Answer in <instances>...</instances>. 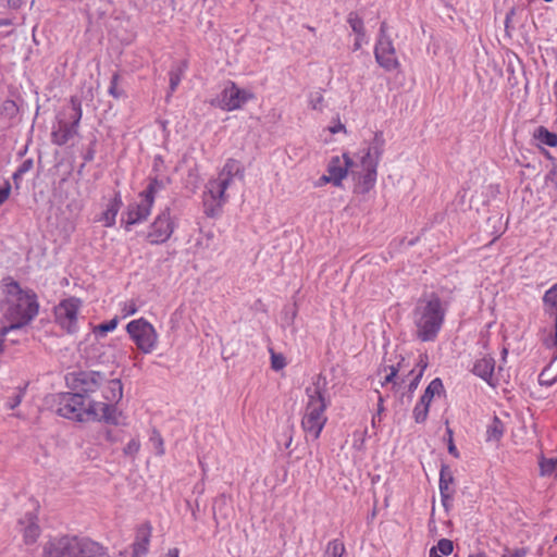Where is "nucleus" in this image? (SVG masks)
<instances>
[{"label":"nucleus","instance_id":"nucleus-1","mask_svg":"<svg viewBox=\"0 0 557 557\" xmlns=\"http://www.w3.org/2000/svg\"><path fill=\"white\" fill-rule=\"evenodd\" d=\"M4 318L10 324L0 329L1 336L27 325L38 314L39 309L36 294L22 289L15 281L4 284Z\"/></svg>","mask_w":557,"mask_h":557},{"label":"nucleus","instance_id":"nucleus-2","mask_svg":"<svg viewBox=\"0 0 557 557\" xmlns=\"http://www.w3.org/2000/svg\"><path fill=\"white\" fill-rule=\"evenodd\" d=\"M57 413L75 421L98 420L117 424L121 412L111 405L99 404L92 398L87 404L79 393H63L58 396Z\"/></svg>","mask_w":557,"mask_h":557},{"label":"nucleus","instance_id":"nucleus-3","mask_svg":"<svg viewBox=\"0 0 557 557\" xmlns=\"http://www.w3.org/2000/svg\"><path fill=\"white\" fill-rule=\"evenodd\" d=\"M446 306L435 293L423 295L413 310L417 337L422 342H433L444 323Z\"/></svg>","mask_w":557,"mask_h":557},{"label":"nucleus","instance_id":"nucleus-4","mask_svg":"<svg viewBox=\"0 0 557 557\" xmlns=\"http://www.w3.org/2000/svg\"><path fill=\"white\" fill-rule=\"evenodd\" d=\"M244 166L235 159H228L221 170L219 177L210 180L203 194V208L207 216L214 218L221 212L226 201L225 190L231 185L233 177L244 180Z\"/></svg>","mask_w":557,"mask_h":557},{"label":"nucleus","instance_id":"nucleus-5","mask_svg":"<svg viewBox=\"0 0 557 557\" xmlns=\"http://www.w3.org/2000/svg\"><path fill=\"white\" fill-rule=\"evenodd\" d=\"M101 546L75 535H61L48 540L42 546V557H101Z\"/></svg>","mask_w":557,"mask_h":557},{"label":"nucleus","instance_id":"nucleus-6","mask_svg":"<svg viewBox=\"0 0 557 557\" xmlns=\"http://www.w3.org/2000/svg\"><path fill=\"white\" fill-rule=\"evenodd\" d=\"M319 382L320 379L313 384V386L306 388L308 403L306 405L305 414L301 419V426L304 431L312 435L314 440L319 438L321 431L327 421L325 416L327 404Z\"/></svg>","mask_w":557,"mask_h":557},{"label":"nucleus","instance_id":"nucleus-7","mask_svg":"<svg viewBox=\"0 0 557 557\" xmlns=\"http://www.w3.org/2000/svg\"><path fill=\"white\" fill-rule=\"evenodd\" d=\"M126 330L140 351L149 354L153 350L158 341V335L152 324L140 318L138 320L131 321L127 324Z\"/></svg>","mask_w":557,"mask_h":557},{"label":"nucleus","instance_id":"nucleus-8","mask_svg":"<svg viewBox=\"0 0 557 557\" xmlns=\"http://www.w3.org/2000/svg\"><path fill=\"white\" fill-rule=\"evenodd\" d=\"M104 383V374L98 371H81L72 375L71 386L76 393L83 394V399H98V392Z\"/></svg>","mask_w":557,"mask_h":557},{"label":"nucleus","instance_id":"nucleus-9","mask_svg":"<svg viewBox=\"0 0 557 557\" xmlns=\"http://www.w3.org/2000/svg\"><path fill=\"white\" fill-rule=\"evenodd\" d=\"M386 22L381 23L380 38L376 42L374 54L377 63L386 71H393L399 63L392 40L386 36Z\"/></svg>","mask_w":557,"mask_h":557},{"label":"nucleus","instance_id":"nucleus-10","mask_svg":"<svg viewBox=\"0 0 557 557\" xmlns=\"http://www.w3.org/2000/svg\"><path fill=\"white\" fill-rule=\"evenodd\" d=\"M79 308L81 300L75 297L64 299L55 307V319L69 333L76 331Z\"/></svg>","mask_w":557,"mask_h":557},{"label":"nucleus","instance_id":"nucleus-11","mask_svg":"<svg viewBox=\"0 0 557 557\" xmlns=\"http://www.w3.org/2000/svg\"><path fill=\"white\" fill-rule=\"evenodd\" d=\"M174 231V224L170 215V209L163 210L150 226L147 238L151 244L166 242Z\"/></svg>","mask_w":557,"mask_h":557},{"label":"nucleus","instance_id":"nucleus-12","mask_svg":"<svg viewBox=\"0 0 557 557\" xmlns=\"http://www.w3.org/2000/svg\"><path fill=\"white\" fill-rule=\"evenodd\" d=\"M360 170L351 169V175L356 181L355 193L368 194L375 185L377 177V166L371 163H360Z\"/></svg>","mask_w":557,"mask_h":557},{"label":"nucleus","instance_id":"nucleus-13","mask_svg":"<svg viewBox=\"0 0 557 557\" xmlns=\"http://www.w3.org/2000/svg\"><path fill=\"white\" fill-rule=\"evenodd\" d=\"M253 95L245 89L238 88L234 83L222 91L221 108L226 111L239 109L251 99Z\"/></svg>","mask_w":557,"mask_h":557},{"label":"nucleus","instance_id":"nucleus-14","mask_svg":"<svg viewBox=\"0 0 557 557\" xmlns=\"http://www.w3.org/2000/svg\"><path fill=\"white\" fill-rule=\"evenodd\" d=\"M354 166L358 165L347 153H344L342 157L335 156L331 158L326 172L333 177V185L339 187L348 171H351Z\"/></svg>","mask_w":557,"mask_h":557},{"label":"nucleus","instance_id":"nucleus-15","mask_svg":"<svg viewBox=\"0 0 557 557\" xmlns=\"http://www.w3.org/2000/svg\"><path fill=\"white\" fill-rule=\"evenodd\" d=\"M123 397V385L120 379H108L104 376V383L98 392L99 404L111 405L116 408V404Z\"/></svg>","mask_w":557,"mask_h":557},{"label":"nucleus","instance_id":"nucleus-16","mask_svg":"<svg viewBox=\"0 0 557 557\" xmlns=\"http://www.w3.org/2000/svg\"><path fill=\"white\" fill-rule=\"evenodd\" d=\"M385 148V138L382 131L374 133L373 139L369 143L368 148L364 150L360 158V163H371L379 165Z\"/></svg>","mask_w":557,"mask_h":557},{"label":"nucleus","instance_id":"nucleus-17","mask_svg":"<svg viewBox=\"0 0 557 557\" xmlns=\"http://www.w3.org/2000/svg\"><path fill=\"white\" fill-rule=\"evenodd\" d=\"M152 202L143 198L140 202L131 203L126 212V228L129 225L139 223L148 218L151 211Z\"/></svg>","mask_w":557,"mask_h":557},{"label":"nucleus","instance_id":"nucleus-18","mask_svg":"<svg viewBox=\"0 0 557 557\" xmlns=\"http://www.w3.org/2000/svg\"><path fill=\"white\" fill-rule=\"evenodd\" d=\"M18 523L22 527L21 532L23 533L24 543L27 545L34 544L41 532L37 518L33 513H27Z\"/></svg>","mask_w":557,"mask_h":557},{"label":"nucleus","instance_id":"nucleus-19","mask_svg":"<svg viewBox=\"0 0 557 557\" xmlns=\"http://www.w3.org/2000/svg\"><path fill=\"white\" fill-rule=\"evenodd\" d=\"M152 528L149 523H144L138 527L136 532V540L133 544V554L135 557L146 555L150 543Z\"/></svg>","mask_w":557,"mask_h":557},{"label":"nucleus","instance_id":"nucleus-20","mask_svg":"<svg viewBox=\"0 0 557 557\" xmlns=\"http://www.w3.org/2000/svg\"><path fill=\"white\" fill-rule=\"evenodd\" d=\"M454 482L453 473L447 465H442L440 472V493L443 506L447 509L448 503L451 499L454 491L450 485Z\"/></svg>","mask_w":557,"mask_h":557},{"label":"nucleus","instance_id":"nucleus-21","mask_svg":"<svg viewBox=\"0 0 557 557\" xmlns=\"http://www.w3.org/2000/svg\"><path fill=\"white\" fill-rule=\"evenodd\" d=\"M75 135H77V128L70 123L60 121L58 128L51 133L52 143L58 146L65 145Z\"/></svg>","mask_w":557,"mask_h":557},{"label":"nucleus","instance_id":"nucleus-22","mask_svg":"<svg viewBox=\"0 0 557 557\" xmlns=\"http://www.w3.org/2000/svg\"><path fill=\"white\" fill-rule=\"evenodd\" d=\"M495 361L492 357H483L476 360L473 366V373L484 381L491 383V379L494 372Z\"/></svg>","mask_w":557,"mask_h":557},{"label":"nucleus","instance_id":"nucleus-23","mask_svg":"<svg viewBox=\"0 0 557 557\" xmlns=\"http://www.w3.org/2000/svg\"><path fill=\"white\" fill-rule=\"evenodd\" d=\"M170 183V178L169 177H165V178H151L147 188L140 194V196L143 198H146L147 200H149V202H152L154 201V197L156 195L164 189L166 187V185Z\"/></svg>","mask_w":557,"mask_h":557},{"label":"nucleus","instance_id":"nucleus-24","mask_svg":"<svg viewBox=\"0 0 557 557\" xmlns=\"http://www.w3.org/2000/svg\"><path fill=\"white\" fill-rule=\"evenodd\" d=\"M122 206V199L120 193H116L114 198L108 205L107 210L102 214V220L107 227L112 226L115 223V216Z\"/></svg>","mask_w":557,"mask_h":557},{"label":"nucleus","instance_id":"nucleus-25","mask_svg":"<svg viewBox=\"0 0 557 557\" xmlns=\"http://www.w3.org/2000/svg\"><path fill=\"white\" fill-rule=\"evenodd\" d=\"M444 389L441 379H434L425 388L424 394L421 396L420 401L425 403L430 406L433 397L440 394Z\"/></svg>","mask_w":557,"mask_h":557},{"label":"nucleus","instance_id":"nucleus-26","mask_svg":"<svg viewBox=\"0 0 557 557\" xmlns=\"http://www.w3.org/2000/svg\"><path fill=\"white\" fill-rule=\"evenodd\" d=\"M504 423L498 417H494L492 423L487 426L486 438L487 441H499L504 434Z\"/></svg>","mask_w":557,"mask_h":557},{"label":"nucleus","instance_id":"nucleus-27","mask_svg":"<svg viewBox=\"0 0 557 557\" xmlns=\"http://www.w3.org/2000/svg\"><path fill=\"white\" fill-rule=\"evenodd\" d=\"M534 137L542 144L547 145L549 147L557 146V134L549 132L544 126H540L535 133Z\"/></svg>","mask_w":557,"mask_h":557},{"label":"nucleus","instance_id":"nucleus-28","mask_svg":"<svg viewBox=\"0 0 557 557\" xmlns=\"http://www.w3.org/2000/svg\"><path fill=\"white\" fill-rule=\"evenodd\" d=\"M187 63L186 61L182 62V65H180L177 69H173L170 72V94L168 95V98L172 95V92L175 91L176 87L181 83L182 75L184 70L186 69Z\"/></svg>","mask_w":557,"mask_h":557},{"label":"nucleus","instance_id":"nucleus-29","mask_svg":"<svg viewBox=\"0 0 557 557\" xmlns=\"http://www.w3.org/2000/svg\"><path fill=\"white\" fill-rule=\"evenodd\" d=\"M541 475H550L553 473L557 476V458L542 459L540 461Z\"/></svg>","mask_w":557,"mask_h":557},{"label":"nucleus","instance_id":"nucleus-30","mask_svg":"<svg viewBox=\"0 0 557 557\" xmlns=\"http://www.w3.org/2000/svg\"><path fill=\"white\" fill-rule=\"evenodd\" d=\"M347 21L357 36H364L363 21L357 13L350 12Z\"/></svg>","mask_w":557,"mask_h":557},{"label":"nucleus","instance_id":"nucleus-31","mask_svg":"<svg viewBox=\"0 0 557 557\" xmlns=\"http://www.w3.org/2000/svg\"><path fill=\"white\" fill-rule=\"evenodd\" d=\"M429 405L422 401H419L413 408V418L417 423H422L426 420L429 413Z\"/></svg>","mask_w":557,"mask_h":557},{"label":"nucleus","instance_id":"nucleus-32","mask_svg":"<svg viewBox=\"0 0 557 557\" xmlns=\"http://www.w3.org/2000/svg\"><path fill=\"white\" fill-rule=\"evenodd\" d=\"M344 552H345L344 544L338 540H334V541L330 542L327 545L326 556L327 557H342Z\"/></svg>","mask_w":557,"mask_h":557},{"label":"nucleus","instance_id":"nucleus-33","mask_svg":"<svg viewBox=\"0 0 557 557\" xmlns=\"http://www.w3.org/2000/svg\"><path fill=\"white\" fill-rule=\"evenodd\" d=\"M71 106L74 111V114L72 116V125L78 128L79 121L82 119V108H81V101L76 97L71 98Z\"/></svg>","mask_w":557,"mask_h":557},{"label":"nucleus","instance_id":"nucleus-34","mask_svg":"<svg viewBox=\"0 0 557 557\" xmlns=\"http://www.w3.org/2000/svg\"><path fill=\"white\" fill-rule=\"evenodd\" d=\"M324 98L321 91H313L309 95V106L313 110L322 111Z\"/></svg>","mask_w":557,"mask_h":557},{"label":"nucleus","instance_id":"nucleus-35","mask_svg":"<svg viewBox=\"0 0 557 557\" xmlns=\"http://www.w3.org/2000/svg\"><path fill=\"white\" fill-rule=\"evenodd\" d=\"M286 366L285 358L282 354H275L271 349V367L273 370H282Z\"/></svg>","mask_w":557,"mask_h":557},{"label":"nucleus","instance_id":"nucleus-36","mask_svg":"<svg viewBox=\"0 0 557 557\" xmlns=\"http://www.w3.org/2000/svg\"><path fill=\"white\" fill-rule=\"evenodd\" d=\"M228 502H230V498L225 494H222L221 496H219L215 499L214 505H213L214 516H216L219 512V513L223 515L224 518H226V515L222 512V508L226 507L228 505Z\"/></svg>","mask_w":557,"mask_h":557},{"label":"nucleus","instance_id":"nucleus-37","mask_svg":"<svg viewBox=\"0 0 557 557\" xmlns=\"http://www.w3.org/2000/svg\"><path fill=\"white\" fill-rule=\"evenodd\" d=\"M140 443L138 440H131L128 444L124 447L123 453L125 456L135 457L139 451Z\"/></svg>","mask_w":557,"mask_h":557},{"label":"nucleus","instance_id":"nucleus-38","mask_svg":"<svg viewBox=\"0 0 557 557\" xmlns=\"http://www.w3.org/2000/svg\"><path fill=\"white\" fill-rule=\"evenodd\" d=\"M435 548L436 552L440 550L443 555H449L454 549V544L448 539H442L438 541L437 546Z\"/></svg>","mask_w":557,"mask_h":557},{"label":"nucleus","instance_id":"nucleus-39","mask_svg":"<svg viewBox=\"0 0 557 557\" xmlns=\"http://www.w3.org/2000/svg\"><path fill=\"white\" fill-rule=\"evenodd\" d=\"M120 79V75L117 73H114L111 78L110 87H109V94L112 95L114 98H119L122 95V91L117 89V83Z\"/></svg>","mask_w":557,"mask_h":557},{"label":"nucleus","instance_id":"nucleus-40","mask_svg":"<svg viewBox=\"0 0 557 557\" xmlns=\"http://www.w3.org/2000/svg\"><path fill=\"white\" fill-rule=\"evenodd\" d=\"M116 325H117V318H114V319L110 320L109 322L98 325L96 327V331L101 334H104L107 332L115 330Z\"/></svg>","mask_w":557,"mask_h":557},{"label":"nucleus","instance_id":"nucleus-41","mask_svg":"<svg viewBox=\"0 0 557 557\" xmlns=\"http://www.w3.org/2000/svg\"><path fill=\"white\" fill-rule=\"evenodd\" d=\"M549 368H550V364L547 368H545L542 371V373L540 374V382H541V384H544V385H547V386L553 385L557 381V375L552 377V379L549 377V375H548Z\"/></svg>","mask_w":557,"mask_h":557},{"label":"nucleus","instance_id":"nucleus-42","mask_svg":"<svg viewBox=\"0 0 557 557\" xmlns=\"http://www.w3.org/2000/svg\"><path fill=\"white\" fill-rule=\"evenodd\" d=\"M420 366H421V369L419 371V373L413 377V380L409 383V392H413L418 385H419V382H420V379L422 377L423 375V371L424 369L426 368V363L423 362L422 360L420 361Z\"/></svg>","mask_w":557,"mask_h":557},{"label":"nucleus","instance_id":"nucleus-43","mask_svg":"<svg viewBox=\"0 0 557 557\" xmlns=\"http://www.w3.org/2000/svg\"><path fill=\"white\" fill-rule=\"evenodd\" d=\"M34 166L33 159H26L16 170V176H23L25 173L29 172Z\"/></svg>","mask_w":557,"mask_h":557},{"label":"nucleus","instance_id":"nucleus-44","mask_svg":"<svg viewBox=\"0 0 557 557\" xmlns=\"http://www.w3.org/2000/svg\"><path fill=\"white\" fill-rule=\"evenodd\" d=\"M11 193V184L4 181L3 186L0 187V206L7 201Z\"/></svg>","mask_w":557,"mask_h":557},{"label":"nucleus","instance_id":"nucleus-45","mask_svg":"<svg viewBox=\"0 0 557 557\" xmlns=\"http://www.w3.org/2000/svg\"><path fill=\"white\" fill-rule=\"evenodd\" d=\"M23 396L24 392L20 389L12 398H10V401L8 403L9 408H16L22 403Z\"/></svg>","mask_w":557,"mask_h":557},{"label":"nucleus","instance_id":"nucleus-46","mask_svg":"<svg viewBox=\"0 0 557 557\" xmlns=\"http://www.w3.org/2000/svg\"><path fill=\"white\" fill-rule=\"evenodd\" d=\"M136 312H137V307L134 301L126 302L122 309V313H123L124 318L135 314Z\"/></svg>","mask_w":557,"mask_h":557},{"label":"nucleus","instance_id":"nucleus-47","mask_svg":"<svg viewBox=\"0 0 557 557\" xmlns=\"http://www.w3.org/2000/svg\"><path fill=\"white\" fill-rule=\"evenodd\" d=\"M388 369H389V373L386 374V376L382 381V383H381L382 385H385L387 383H392L394 381V377L396 376V374L398 372V369L395 368L394 366L388 367Z\"/></svg>","mask_w":557,"mask_h":557},{"label":"nucleus","instance_id":"nucleus-48","mask_svg":"<svg viewBox=\"0 0 557 557\" xmlns=\"http://www.w3.org/2000/svg\"><path fill=\"white\" fill-rule=\"evenodd\" d=\"M447 433H448V436H449V440H448V451L453 456L458 457V451H457V448H456V446L454 444V441H453V431L450 429H447Z\"/></svg>","mask_w":557,"mask_h":557},{"label":"nucleus","instance_id":"nucleus-49","mask_svg":"<svg viewBox=\"0 0 557 557\" xmlns=\"http://www.w3.org/2000/svg\"><path fill=\"white\" fill-rule=\"evenodd\" d=\"M528 550L525 548H518L513 552H509L507 549V554H505L503 557H525Z\"/></svg>","mask_w":557,"mask_h":557},{"label":"nucleus","instance_id":"nucleus-50","mask_svg":"<svg viewBox=\"0 0 557 557\" xmlns=\"http://www.w3.org/2000/svg\"><path fill=\"white\" fill-rule=\"evenodd\" d=\"M3 109H4L5 111L11 112L12 114H14V113L16 112V110H17V109H16V106H15V103H14V101H11V100H8V101H5V102L3 103Z\"/></svg>","mask_w":557,"mask_h":557},{"label":"nucleus","instance_id":"nucleus-51","mask_svg":"<svg viewBox=\"0 0 557 557\" xmlns=\"http://www.w3.org/2000/svg\"><path fill=\"white\" fill-rule=\"evenodd\" d=\"M156 441H157L158 455H163L164 454L163 441L159 434L157 435Z\"/></svg>","mask_w":557,"mask_h":557},{"label":"nucleus","instance_id":"nucleus-52","mask_svg":"<svg viewBox=\"0 0 557 557\" xmlns=\"http://www.w3.org/2000/svg\"><path fill=\"white\" fill-rule=\"evenodd\" d=\"M23 4V0H8V5L12 9H18Z\"/></svg>","mask_w":557,"mask_h":557},{"label":"nucleus","instance_id":"nucleus-53","mask_svg":"<svg viewBox=\"0 0 557 557\" xmlns=\"http://www.w3.org/2000/svg\"><path fill=\"white\" fill-rule=\"evenodd\" d=\"M100 436L104 437L107 441L114 442L115 438L112 436L111 430H104L101 432Z\"/></svg>","mask_w":557,"mask_h":557},{"label":"nucleus","instance_id":"nucleus-54","mask_svg":"<svg viewBox=\"0 0 557 557\" xmlns=\"http://www.w3.org/2000/svg\"><path fill=\"white\" fill-rule=\"evenodd\" d=\"M341 131H346V127L344 124L342 123H338L337 125L333 126V127H330V132L335 134V133H338Z\"/></svg>","mask_w":557,"mask_h":557},{"label":"nucleus","instance_id":"nucleus-55","mask_svg":"<svg viewBox=\"0 0 557 557\" xmlns=\"http://www.w3.org/2000/svg\"><path fill=\"white\" fill-rule=\"evenodd\" d=\"M320 183L321 184H327V183L333 184V177H331L330 174L327 173L320 177Z\"/></svg>","mask_w":557,"mask_h":557},{"label":"nucleus","instance_id":"nucleus-56","mask_svg":"<svg viewBox=\"0 0 557 557\" xmlns=\"http://www.w3.org/2000/svg\"><path fill=\"white\" fill-rule=\"evenodd\" d=\"M85 161H91L94 159V150L92 149H89L85 157H84Z\"/></svg>","mask_w":557,"mask_h":557},{"label":"nucleus","instance_id":"nucleus-57","mask_svg":"<svg viewBox=\"0 0 557 557\" xmlns=\"http://www.w3.org/2000/svg\"><path fill=\"white\" fill-rule=\"evenodd\" d=\"M364 36H357L356 42H355V50L359 49L361 47V40Z\"/></svg>","mask_w":557,"mask_h":557},{"label":"nucleus","instance_id":"nucleus-58","mask_svg":"<svg viewBox=\"0 0 557 557\" xmlns=\"http://www.w3.org/2000/svg\"><path fill=\"white\" fill-rule=\"evenodd\" d=\"M22 176H16V171L14 172L12 178H13V182L15 184L16 187H18V182L21 180Z\"/></svg>","mask_w":557,"mask_h":557},{"label":"nucleus","instance_id":"nucleus-59","mask_svg":"<svg viewBox=\"0 0 557 557\" xmlns=\"http://www.w3.org/2000/svg\"><path fill=\"white\" fill-rule=\"evenodd\" d=\"M169 556L170 557H178V550L176 548L170 549Z\"/></svg>","mask_w":557,"mask_h":557},{"label":"nucleus","instance_id":"nucleus-60","mask_svg":"<svg viewBox=\"0 0 557 557\" xmlns=\"http://www.w3.org/2000/svg\"><path fill=\"white\" fill-rule=\"evenodd\" d=\"M513 13H515V10L511 9L510 12L507 14V16H506V27H508V23L510 21L511 15H513Z\"/></svg>","mask_w":557,"mask_h":557},{"label":"nucleus","instance_id":"nucleus-61","mask_svg":"<svg viewBox=\"0 0 557 557\" xmlns=\"http://www.w3.org/2000/svg\"><path fill=\"white\" fill-rule=\"evenodd\" d=\"M3 337H4V336H1V335H0V355H1V354L3 352V350H4V346H3V342H4V339H3Z\"/></svg>","mask_w":557,"mask_h":557},{"label":"nucleus","instance_id":"nucleus-62","mask_svg":"<svg viewBox=\"0 0 557 557\" xmlns=\"http://www.w3.org/2000/svg\"><path fill=\"white\" fill-rule=\"evenodd\" d=\"M7 25H11L10 20H0V26H7Z\"/></svg>","mask_w":557,"mask_h":557},{"label":"nucleus","instance_id":"nucleus-63","mask_svg":"<svg viewBox=\"0 0 557 557\" xmlns=\"http://www.w3.org/2000/svg\"><path fill=\"white\" fill-rule=\"evenodd\" d=\"M292 442H293V436H292V435H289V436H288V440H287V442H286V444H285V447H286V448H288V447L290 446Z\"/></svg>","mask_w":557,"mask_h":557},{"label":"nucleus","instance_id":"nucleus-64","mask_svg":"<svg viewBox=\"0 0 557 557\" xmlns=\"http://www.w3.org/2000/svg\"><path fill=\"white\" fill-rule=\"evenodd\" d=\"M470 557H486L484 554L471 555Z\"/></svg>","mask_w":557,"mask_h":557}]
</instances>
